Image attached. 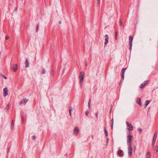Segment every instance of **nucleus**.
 <instances>
[{
    "label": "nucleus",
    "mask_w": 158,
    "mask_h": 158,
    "mask_svg": "<svg viewBox=\"0 0 158 158\" xmlns=\"http://www.w3.org/2000/svg\"><path fill=\"white\" fill-rule=\"evenodd\" d=\"M39 24H37L36 26V31L37 32L39 29Z\"/></svg>",
    "instance_id": "23"
},
{
    "label": "nucleus",
    "mask_w": 158,
    "mask_h": 158,
    "mask_svg": "<svg viewBox=\"0 0 158 158\" xmlns=\"http://www.w3.org/2000/svg\"><path fill=\"white\" fill-rule=\"evenodd\" d=\"M105 38L104 44L105 45H106L108 43L109 36L107 35H106L105 36Z\"/></svg>",
    "instance_id": "9"
},
{
    "label": "nucleus",
    "mask_w": 158,
    "mask_h": 158,
    "mask_svg": "<svg viewBox=\"0 0 158 158\" xmlns=\"http://www.w3.org/2000/svg\"><path fill=\"white\" fill-rule=\"evenodd\" d=\"M9 105L8 104L6 107V109H8L9 108Z\"/></svg>",
    "instance_id": "36"
},
{
    "label": "nucleus",
    "mask_w": 158,
    "mask_h": 158,
    "mask_svg": "<svg viewBox=\"0 0 158 158\" xmlns=\"http://www.w3.org/2000/svg\"><path fill=\"white\" fill-rule=\"evenodd\" d=\"M111 121L112 122V123L111 124V129H113V123H114V121H113V118L111 120Z\"/></svg>",
    "instance_id": "20"
},
{
    "label": "nucleus",
    "mask_w": 158,
    "mask_h": 158,
    "mask_svg": "<svg viewBox=\"0 0 158 158\" xmlns=\"http://www.w3.org/2000/svg\"><path fill=\"white\" fill-rule=\"evenodd\" d=\"M87 63H86V64H85V65H86V66H87Z\"/></svg>",
    "instance_id": "44"
},
{
    "label": "nucleus",
    "mask_w": 158,
    "mask_h": 158,
    "mask_svg": "<svg viewBox=\"0 0 158 158\" xmlns=\"http://www.w3.org/2000/svg\"><path fill=\"white\" fill-rule=\"evenodd\" d=\"M79 129L77 127H76L74 130L73 133L75 135H77L79 132Z\"/></svg>",
    "instance_id": "8"
},
{
    "label": "nucleus",
    "mask_w": 158,
    "mask_h": 158,
    "mask_svg": "<svg viewBox=\"0 0 158 158\" xmlns=\"http://www.w3.org/2000/svg\"><path fill=\"white\" fill-rule=\"evenodd\" d=\"M25 67L26 68H27L29 66V64L28 62V60H27V58L26 59V61L25 62Z\"/></svg>",
    "instance_id": "14"
},
{
    "label": "nucleus",
    "mask_w": 158,
    "mask_h": 158,
    "mask_svg": "<svg viewBox=\"0 0 158 158\" xmlns=\"http://www.w3.org/2000/svg\"><path fill=\"white\" fill-rule=\"evenodd\" d=\"M21 119L22 120L23 122V116H21Z\"/></svg>",
    "instance_id": "37"
},
{
    "label": "nucleus",
    "mask_w": 158,
    "mask_h": 158,
    "mask_svg": "<svg viewBox=\"0 0 158 158\" xmlns=\"http://www.w3.org/2000/svg\"><path fill=\"white\" fill-rule=\"evenodd\" d=\"M69 114L70 116H71V112L72 110V108L71 106H69Z\"/></svg>",
    "instance_id": "16"
},
{
    "label": "nucleus",
    "mask_w": 158,
    "mask_h": 158,
    "mask_svg": "<svg viewBox=\"0 0 158 158\" xmlns=\"http://www.w3.org/2000/svg\"><path fill=\"white\" fill-rule=\"evenodd\" d=\"M35 135L33 136L32 137V139L33 140H35Z\"/></svg>",
    "instance_id": "35"
},
{
    "label": "nucleus",
    "mask_w": 158,
    "mask_h": 158,
    "mask_svg": "<svg viewBox=\"0 0 158 158\" xmlns=\"http://www.w3.org/2000/svg\"><path fill=\"white\" fill-rule=\"evenodd\" d=\"M133 38L131 36H130L129 37V44H130V47H129V49L130 51L131 50L132 46V41L133 40Z\"/></svg>",
    "instance_id": "3"
},
{
    "label": "nucleus",
    "mask_w": 158,
    "mask_h": 158,
    "mask_svg": "<svg viewBox=\"0 0 158 158\" xmlns=\"http://www.w3.org/2000/svg\"><path fill=\"white\" fill-rule=\"evenodd\" d=\"M14 125V121L12 120V121L11 124V127H13H13Z\"/></svg>",
    "instance_id": "28"
},
{
    "label": "nucleus",
    "mask_w": 158,
    "mask_h": 158,
    "mask_svg": "<svg viewBox=\"0 0 158 158\" xmlns=\"http://www.w3.org/2000/svg\"><path fill=\"white\" fill-rule=\"evenodd\" d=\"M100 0H97V4H98V5L100 4Z\"/></svg>",
    "instance_id": "38"
},
{
    "label": "nucleus",
    "mask_w": 158,
    "mask_h": 158,
    "mask_svg": "<svg viewBox=\"0 0 158 158\" xmlns=\"http://www.w3.org/2000/svg\"><path fill=\"white\" fill-rule=\"evenodd\" d=\"M157 137V132H155L153 140H156Z\"/></svg>",
    "instance_id": "15"
},
{
    "label": "nucleus",
    "mask_w": 158,
    "mask_h": 158,
    "mask_svg": "<svg viewBox=\"0 0 158 158\" xmlns=\"http://www.w3.org/2000/svg\"><path fill=\"white\" fill-rule=\"evenodd\" d=\"M53 73H54V71L53 70H52V71L51 73H52V74H53Z\"/></svg>",
    "instance_id": "39"
},
{
    "label": "nucleus",
    "mask_w": 158,
    "mask_h": 158,
    "mask_svg": "<svg viewBox=\"0 0 158 158\" xmlns=\"http://www.w3.org/2000/svg\"><path fill=\"white\" fill-rule=\"evenodd\" d=\"M126 69L127 68H123L122 70L121 76L123 79L124 78V73Z\"/></svg>",
    "instance_id": "10"
},
{
    "label": "nucleus",
    "mask_w": 158,
    "mask_h": 158,
    "mask_svg": "<svg viewBox=\"0 0 158 158\" xmlns=\"http://www.w3.org/2000/svg\"><path fill=\"white\" fill-rule=\"evenodd\" d=\"M150 101H149V100H146V102H145V105H146V107L147 105L149 103H150Z\"/></svg>",
    "instance_id": "19"
},
{
    "label": "nucleus",
    "mask_w": 158,
    "mask_h": 158,
    "mask_svg": "<svg viewBox=\"0 0 158 158\" xmlns=\"http://www.w3.org/2000/svg\"><path fill=\"white\" fill-rule=\"evenodd\" d=\"M3 96L6 97L8 95V89L7 88H4L3 89Z\"/></svg>",
    "instance_id": "7"
},
{
    "label": "nucleus",
    "mask_w": 158,
    "mask_h": 158,
    "mask_svg": "<svg viewBox=\"0 0 158 158\" xmlns=\"http://www.w3.org/2000/svg\"><path fill=\"white\" fill-rule=\"evenodd\" d=\"M120 26H121L123 24L122 21L121 19L120 20Z\"/></svg>",
    "instance_id": "30"
},
{
    "label": "nucleus",
    "mask_w": 158,
    "mask_h": 158,
    "mask_svg": "<svg viewBox=\"0 0 158 158\" xmlns=\"http://www.w3.org/2000/svg\"><path fill=\"white\" fill-rule=\"evenodd\" d=\"M151 155V153L148 152L146 154V157L147 158H150Z\"/></svg>",
    "instance_id": "17"
},
{
    "label": "nucleus",
    "mask_w": 158,
    "mask_h": 158,
    "mask_svg": "<svg viewBox=\"0 0 158 158\" xmlns=\"http://www.w3.org/2000/svg\"><path fill=\"white\" fill-rule=\"evenodd\" d=\"M45 73V70L44 69H43L42 71V74H44Z\"/></svg>",
    "instance_id": "24"
},
{
    "label": "nucleus",
    "mask_w": 158,
    "mask_h": 158,
    "mask_svg": "<svg viewBox=\"0 0 158 158\" xmlns=\"http://www.w3.org/2000/svg\"><path fill=\"white\" fill-rule=\"evenodd\" d=\"M91 100L90 99L89 100V102H88V105H89V108H90V103Z\"/></svg>",
    "instance_id": "32"
},
{
    "label": "nucleus",
    "mask_w": 158,
    "mask_h": 158,
    "mask_svg": "<svg viewBox=\"0 0 158 158\" xmlns=\"http://www.w3.org/2000/svg\"><path fill=\"white\" fill-rule=\"evenodd\" d=\"M28 100L26 98H23L20 101L19 104L20 105L22 104L25 105L26 104L27 102L28 101Z\"/></svg>",
    "instance_id": "5"
},
{
    "label": "nucleus",
    "mask_w": 158,
    "mask_h": 158,
    "mask_svg": "<svg viewBox=\"0 0 158 158\" xmlns=\"http://www.w3.org/2000/svg\"><path fill=\"white\" fill-rule=\"evenodd\" d=\"M128 154L129 156H130L132 155V148L131 146H128Z\"/></svg>",
    "instance_id": "6"
},
{
    "label": "nucleus",
    "mask_w": 158,
    "mask_h": 158,
    "mask_svg": "<svg viewBox=\"0 0 158 158\" xmlns=\"http://www.w3.org/2000/svg\"><path fill=\"white\" fill-rule=\"evenodd\" d=\"M156 140H153L152 142V146H154L155 143V142H156Z\"/></svg>",
    "instance_id": "26"
},
{
    "label": "nucleus",
    "mask_w": 158,
    "mask_h": 158,
    "mask_svg": "<svg viewBox=\"0 0 158 158\" xmlns=\"http://www.w3.org/2000/svg\"><path fill=\"white\" fill-rule=\"evenodd\" d=\"M9 148H8V150H9Z\"/></svg>",
    "instance_id": "45"
},
{
    "label": "nucleus",
    "mask_w": 158,
    "mask_h": 158,
    "mask_svg": "<svg viewBox=\"0 0 158 158\" xmlns=\"http://www.w3.org/2000/svg\"><path fill=\"white\" fill-rule=\"evenodd\" d=\"M133 137V136L130 135V134L129 133V135L127 137V141L128 146H131V141Z\"/></svg>",
    "instance_id": "2"
},
{
    "label": "nucleus",
    "mask_w": 158,
    "mask_h": 158,
    "mask_svg": "<svg viewBox=\"0 0 158 158\" xmlns=\"http://www.w3.org/2000/svg\"><path fill=\"white\" fill-rule=\"evenodd\" d=\"M84 76V73L83 72H80L79 76V82L81 85L82 84V82L83 80Z\"/></svg>",
    "instance_id": "1"
},
{
    "label": "nucleus",
    "mask_w": 158,
    "mask_h": 158,
    "mask_svg": "<svg viewBox=\"0 0 158 158\" xmlns=\"http://www.w3.org/2000/svg\"><path fill=\"white\" fill-rule=\"evenodd\" d=\"M18 69V66L17 64H13V67H12V70L14 71L15 72Z\"/></svg>",
    "instance_id": "11"
},
{
    "label": "nucleus",
    "mask_w": 158,
    "mask_h": 158,
    "mask_svg": "<svg viewBox=\"0 0 158 158\" xmlns=\"http://www.w3.org/2000/svg\"><path fill=\"white\" fill-rule=\"evenodd\" d=\"M123 151L121 150H119L118 151V154L119 156H122L123 155V154L122 153Z\"/></svg>",
    "instance_id": "12"
},
{
    "label": "nucleus",
    "mask_w": 158,
    "mask_h": 158,
    "mask_svg": "<svg viewBox=\"0 0 158 158\" xmlns=\"http://www.w3.org/2000/svg\"><path fill=\"white\" fill-rule=\"evenodd\" d=\"M117 32L116 31L115 32V38L116 40L117 39Z\"/></svg>",
    "instance_id": "27"
},
{
    "label": "nucleus",
    "mask_w": 158,
    "mask_h": 158,
    "mask_svg": "<svg viewBox=\"0 0 158 158\" xmlns=\"http://www.w3.org/2000/svg\"><path fill=\"white\" fill-rule=\"evenodd\" d=\"M89 114V112L88 111H86L85 113V115L86 116H87Z\"/></svg>",
    "instance_id": "34"
},
{
    "label": "nucleus",
    "mask_w": 158,
    "mask_h": 158,
    "mask_svg": "<svg viewBox=\"0 0 158 158\" xmlns=\"http://www.w3.org/2000/svg\"><path fill=\"white\" fill-rule=\"evenodd\" d=\"M106 141L107 142H108L109 141V139L108 138H107L106 139Z\"/></svg>",
    "instance_id": "40"
},
{
    "label": "nucleus",
    "mask_w": 158,
    "mask_h": 158,
    "mask_svg": "<svg viewBox=\"0 0 158 158\" xmlns=\"http://www.w3.org/2000/svg\"><path fill=\"white\" fill-rule=\"evenodd\" d=\"M15 10H16L17 9V7H15Z\"/></svg>",
    "instance_id": "43"
},
{
    "label": "nucleus",
    "mask_w": 158,
    "mask_h": 158,
    "mask_svg": "<svg viewBox=\"0 0 158 158\" xmlns=\"http://www.w3.org/2000/svg\"><path fill=\"white\" fill-rule=\"evenodd\" d=\"M155 150L156 151V152H157L158 151V147L157 146H156L155 147Z\"/></svg>",
    "instance_id": "25"
},
{
    "label": "nucleus",
    "mask_w": 158,
    "mask_h": 158,
    "mask_svg": "<svg viewBox=\"0 0 158 158\" xmlns=\"http://www.w3.org/2000/svg\"><path fill=\"white\" fill-rule=\"evenodd\" d=\"M104 131H105V134L106 136H107L108 135V132L106 130L105 127L104 128Z\"/></svg>",
    "instance_id": "18"
},
{
    "label": "nucleus",
    "mask_w": 158,
    "mask_h": 158,
    "mask_svg": "<svg viewBox=\"0 0 158 158\" xmlns=\"http://www.w3.org/2000/svg\"><path fill=\"white\" fill-rule=\"evenodd\" d=\"M148 81H145L144 82L143 84L145 86L148 83Z\"/></svg>",
    "instance_id": "21"
},
{
    "label": "nucleus",
    "mask_w": 158,
    "mask_h": 158,
    "mask_svg": "<svg viewBox=\"0 0 158 158\" xmlns=\"http://www.w3.org/2000/svg\"><path fill=\"white\" fill-rule=\"evenodd\" d=\"M1 75L4 77L5 79H7V78L4 75H2V74H1Z\"/></svg>",
    "instance_id": "31"
},
{
    "label": "nucleus",
    "mask_w": 158,
    "mask_h": 158,
    "mask_svg": "<svg viewBox=\"0 0 158 158\" xmlns=\"http://www.w3.org/2000/svg\"><path fill=\"white\" fill-rule=\"evenodd\" d=\"M9 38V37L8 35H6V36L5 39L6 40H8V39Z\"/></svg>",
    "instance_id": "29"
},
{
    "label": "nucleus",
    "mask_w": 158,
    "mask_h": 158,
    "mask_svg": "<svg viewBox=\"0 0 158 158\" xmlns=\"http://www.w3.org/2000/svg\"><path fill=\"white\" fill-rule=\"evenodd\" d=\"M145 86V85L143 84H142L139 87L140 88L143 89Z\"/></svg>",
    "instance_id": "22"
},
{
    "label": "nucleus",
    "mask_w": 158,
    "mask_h": 158,
    "mask_svg": "<svg viewBox=\"0 0 158 158\" xmlns=\"http://www.w3.org/2000/svg\"><path fill=\"white\" fill-rule=\"evenodd\" d=\"M96 116L97 117H98V114H97V113H96Z\"/></svg>",
    "instance_id": "42"
},
{
    "label": "nucleus",
    "mask_w": 158,
    "mask_h": 158,
    "mask_svg": "<svg viewBox=\"0 0 158 158\" xmlns=\"http://www.w3.org/2000/svg\"><path fill=\"white\" fill-rule=\"evenodd\" d=\"M126 123L127 126L128 130L129 131L132 130L133 129V126L128 122H127Z\"/></svg>",
    "instance_id": "4"
},
{
    "label": "nucleus",
    "mask_w": 158,
    "mask_h": 158,
    "mask_svg": "<svg viewBox=\"0 0 158 158\" xmlns=\"http://www.w3.org/2000/svg\"><path fill=\"white\" fill-rule=\"evenodd\" d=\"M59 24H61V22L60 21L59 22Z\"/></svg>",
    "instance_id": "41"
},
{
    "label": "nucleus",
    "mask_w": 158,
    "mask_h": 158,
    "mask_svg": "<svg viewBox=\"0 0 158 158\" xmlns=\"http://www.w3.org/2000/svg\"><path fill=\"white\" fill-rule=\"evenodd\" d=\"M136 100H137V104H138L140 105V106H141L142 104H141L140 98H137Z\"/></svg>",
    "instance_id": "13"
},
{
    "label": "nucleus",
    "mask_w": 158,
    "mask_h": 158,
    "mask_svg": "<svg viewBox=\"0 0 158 158\" xmlns=\"http://www.w3.org/2000/svg\"><path fill=\"white\" fill-rule=\"evenodd\" d=\"M138 131L140 132V133H141L142 131V129L141 128H139L138 129Z\"/></svg>",
    "instance_id": "33"
}]
</instances>
